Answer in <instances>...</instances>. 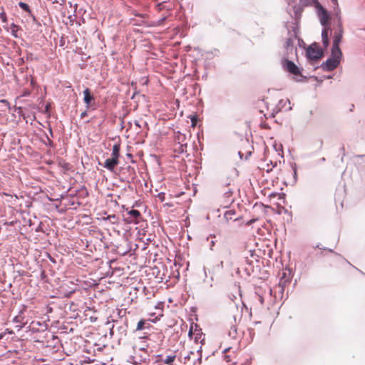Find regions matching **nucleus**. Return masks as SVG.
<instances>
[{"instance_id": "f257e3e1", "label": "nucleus", "mask_w": 365, "mask_h": 365, "mask_svg": "<svg viewBox=\"0 0 365 365\" xmlns=\"http://www.w3.org/2000/svg\"><path fill=\"white\" fill-rule=\"evenodd\" d=\"M188 336L197 344H203L205 341V334L203 333L202 329L198 324L194 322H192L190 324Z\"/></svg>"}, {"instance_id": "f03ea898", "label": "nucleus", "mask_w": 365, "mask_h": 365, "mask_svg": "<svg viewBox=\"0 0 365 365\" xmlns=\"http://www.w3.org/2000/svg\"><path fill=\"white\" fill-rule=\"evenodd\" d=\"M341 56V52L336 53L331 50V57L323 63L322 65L324 71H333L339 63V59Z\"/></svg>"}, {"instance_id": "7ed1b4c3", "label": "nucleus", "mask_w": 365, "mask_h": 365, "mask_svg": "<svg viewBox=\"0 0 365 365\" xmlns=\"http://www.w3.org/2000/svg\"><path fill=\"white\" fill-rule=\"evenodd\" d=\"M307 56L309 58L317 61L322 57L323 52L317 43H313L307 49Z\"/></svg>"}, {"instance_id": "20e7f679", "label": "nucleus", "mask_w": 365, "mask_h": 365, "mask_svg": "<svg viewBox=\"0 0 365 365\" xmlns=\"http://www.w3.org/2000/svg\"><path fill=\"white\" fill-rule=\"evenodd\" d=\"M344 30L342 28V25L341 23L338 25L337 30L334 32V39H333V46L332 50L334 52L339 53L341 50L339 48V43L341 41L343 37Z\"/></svg>"}, {"instance_id": "39448f33", "label": "nucleus", "mask_w": 365, "mask_h": 365, "mask_svg": "<svg viewBox=\"0 0 365 365\" xmlns=\"http://www.w3.org/2000/svg\"><path fill=\"white\" fill-rule=\"evenodd\" d=\"M282 66L284 70L287 72L295 75H301V71L299 68L292 61L285 59L282 62Z\"/></svg>"}, {"instance_id": "423d86ee", "label": "nucleus", "mask_w": 365, "mask_h": 365, "mask_svg": "<svg viewBox=\"0 0 365 365\" xmlns=\"http://www.w3.org/2000/svg\"><path fill=\"white\" fill-rule=\"evenodd\" d=\"M29 328L33 331H44L47 328L46 321H31Z\"/></svg>"}, {"instance_id": "0eeeda50", "label": "nucleus", "mask_w": 365, "mask_h": 365, "mask_svg": "<svg viewBox=\"0 0 365 365\" xmlns=\"http://www.w3.org/2000/svg\"><path fill=\"white\" fill-rule=\"evenodd\" d=\"M130 217H128L125 220L128 223H138V219L140 217L141 214L137 210H131L128 212Z\"/></svg>"}, {"instance_id": "6e6552de", "label": "nucleus", "mask_w": 365, "mask_h": 365, "mask_svg": "<svg viewBox=\"0 0 365 365\" xmlns=\"http://www.w3.org/2000/svg\"><path fill=\"white\" fill-rule=\"evenodd\" d=\"M151 329V326L147 321H138L135 331L145 330V331L143 333L144 334H148L149 331Z\"/></svg>"}, {"instance_id": "1a4fd4ad", "label": "nucleus", "mask_w": 365, "mask_h": 365, "mask_svg": "<svg viewBox=\"0 0 365 365\" xmlns=\"http://www.w3.org/2000/svg\"><path fill=\"white\" fill-rule=\"evenodd\" d=\"M230 348L226 349L225 350V352H230ZM236 354L235 351H232L230 354H225L224 355V359L226 361V362L229 363L228 365H235L237 364V361H235L236 359Z\"/></svg>"}, {"instance_id": "9d476101", "label": "nucleus", "mask_w": 365, "mask_h": 365, "mask_svg": "<svg viewBox=\"0 0 365 365\" xmlns=\"http://www.w3.org/2000/svg\"><path fill=\"white\" fill-rule=\"evenodd\" d=\"M118 163L119 160L110 158L106 160L103 164V167L110 171H113L115 168L118 165Z\"/></svg>"}, {"instance_id": "9b49d317", "label": "nucleus", "mask_w": 365, "mask_h": 365, "mask_svg": "<svg viewBox=\"0 0 365 365\" xmlns=\"http://www.w3.org/2000/svg\"><path fill=\"white\" fill-rule=\"evenodd\" d=\"M84 98L83 101L86 104V107L88 108L90 107L91 103L94 101L93 96L91 93V91L89 88H86L83 91Z\"/></svg>"}, {"instance_id": "f8f14e48", "label": "nucleus", "mask_w": 365, "mask_h": 365, "mask_svg": "<svg viewBox=\"0 0 365 365\" xmlns=\"http://www.w3.org/2000/svg\"><path fill=\"white\" fill-rule=\"evenodd\" d=\"M235 211L233 210L226 211L224 215V218L227 222L230 221H237L238 220V217H235Z\"/></svg>"}, {"instance_id": "ddd939ff", "label": "nucleus", "mask_w": 365, "mask_h": 365, "mask_svg": "<svg viewBox=\"0 0 365 365\" xmlns=\"http://www.w3.org/2000/svg\"><path fill=\"white\" fill-rule=\"evenodd\" d=\"M120 145L119 143H116L113 146L111 158L118 160L120 156Z\"/></svg>"}, {"instance_id": "4468645a", "label": "nucleus", "mask_w": 365, "mask_h": 365, "mask_svg": "<svg viewBox=\"0 0 365 365\" xmlns=\"http://www.w3.org/2000/svg\"><path fill=\"white\" fill-rule=\"evenodd\" d=\"M329 19V15L325 9H322L320 16V22L323 26H325Z\"/></svg>"}, {"instance_id": "2eb2a0df", "label": "nucleus", "mask_w": 365, "mask_h": 365, "mask_svg": "<svg viewBox=\"0 0 365 365\" xmlns=\"http://www.w3.org/2000/svg\"><path fill=\"white\" fill-rule=\"evenodd\" d=\"M322 42L325 47L329 45V36H328V30L324 29L322 33Z\"/></svg>"}, {"instance_id": "dca6fc26", "label": "nucleus", "mask_w": 365, "mask_h": 365, "mask_svg": "<svg viewBox=\"0 0 365 365\" xmlns=\"http://www.w3.org/2000/svg\"><path fill=\"white\" fill-rule=\"evenodd\" d=\"M175 354L167 356L165 359H163V362L168 365H173V362L175 359Z\"/></svg>"}, {"instance_id": "f3484780", "label": "nucleus", "mask_w": 365, "mask_h": 365, "mask_svg": "<svg viewBox=\"0 0 365 365\" xmlns=\"http://www.w3.org/2000/svg\"><path fill=\"white\" fill-rule=\"evenodd\" d=\"M3 195L6 197H9V198L6 200V201L8 202H11L13 205H14L18 200V197L16 195H11L5 192H4Z\"/></svg>"}, {"instance_id": "a211bd4d", "label": "nucleus", "mask_w": 365, "mask_h": 365, "mask_svg": "<svg viewBox=\"0 0 365 365\" xmlns=\"http://www.w3.org/2000/svg\"><path fill=\"white\" fill-rule=\"evenodd\" d=\"M20 29V27L14 24H12L11 25V34L17 38L18 37V35H17V32Z\"/></svg>"}, {"instance_id": "6ab92c4d", "label": "nucleus", "mask_w": 365, "mask_h": 365, "mask_svg": "<svg viewBox=\"0 0 365 365\" xmlns=\"http://www.w3.org/2000/svg\"><path fill=\"white\" fill-rule=\"evenodd\" d=\"M293 43H294L293 39L292 38H288L286 39V41H285V47L287 48V49H289V48H292Z\"/></svg>"}, {"instance_id": "aec40b11", "label": "nucleus", "mask_w": 365, "mask_h": 365, "mask_svg": "<svg viewBox=\"0 0 365 365\" xmlns=\"http://www.w3.org/2000/svg\"><path fill=\"white\" fill-rule=\"evenodd\" d=\"M19 6H20L22 9H24L25 11L29 12V13H31V10H30V9H29V6L27 4H26V3H24V2H19Z\"/></svg>"}, {"instance_id": "412c9836", "label": "nucleus", "mask_w": 365, "mask_h": 365, "mask_svg": "<svg viewBox=\"0 0 365 365\" xmlns=\"http://www.w3.org/2000/svg\"><path fill=\"white\" fill-rule=\"evenodd\" d=\"M126 309H120L118 311V315L119 318L126 317Z\"/></svg>"}, {"instance_id": "4be33fe9", "label": "nucleus", "mask_w": 365, "mask_h": 365, "mask_svg": "<svg viewBox=\"0 0 365 365\" xmlns=\"http://www.w3.org/2000/svg\"><path fill=\"white\" fill-rule=\"evenodd\" d=\"M314 0H299L300 4L304 6L311 5Z\"/></svg>"}, {"instance_id": "5701e85b", "label": "nucleus", "mask_w": 365, "mask_h": 365, "mask_svg": "<svg viewBox=\"0 0 365 365\" xmlns=\"http://www.w3.org/2000/svg\"><path fill=\"white\" fill-rule=\"evenodd\" d=\"M191 123H192V127H195L196 126V124H197V118L195 115H193L191 117Z\"/></svg>"}, {"instance_id": "b1692460", "label": "nucleus", "mask_w": 365, "mask_h": 365, "mask_svg": "<svg viewBox=\"0 0 365 365\" xmlns=\"http://www.w3.org/2000/svg\"><path fill=\"white\" fill-rule=\"evenodd\" d=\"M0 19L2 20L3 22L7 21L6 14L4 11L0 13Z\"/></svg>"}, {"instance_id": "393cba45", "label": "nucleus", "mask_w": 365, "mask_h": 365, "mask_svg": "<svg viewBox=\"0 0 365 365\" xmlns=\"http://www.w3.org/2000/svg\"><path fill=\"white\" fill-rule=\"evenodd\" d=\"M244 311L246 312V314H247V315H245V316H244V317H245V318H246V317H251V314H250V313H249L247 307H245L242 309V312H243Z\"/></svg>"}, {"instance_id": "a878e982", "label": "nucleus", "mask_w": 365, "mask_h": 365, "mask_svg": "<svg viewBox=\"0 0 365 365\" xmlns=\"http://www.w3.org/2000/svg\"><path fill=\"white\" fill-rule=\"evenodd\" d=\"M163 195H164V194H163V193H160V194L158 195V197L161 199V200H163Z\"/></svg>"}, {"instance_id": "bb28decb", "label": "nucleus", "mask_w": 365, "mask_h": 365, "mask_svg": "<svg viewBox=\"0 0 365 365\" xmlns=\"http://www.w3.org/2000/svg\"><path fill=\"white\" fill-rule=\"evenodd\" d=\"M86 115V112H83V113L81 114V118H84Z\"/></svg>"}, {"instance_id": "cd10ccee", "label": "nucleus", "mask_w": 365, "mask_h": 365, "mask_svg": "<svg viewBox=\"0 0 365 365\" xmlns=\"http://www.w3.org/2000/svg\"><path fill=\"white\" fill-rule=\"evenodd\" d=\"M162 314H158V316L155 317V319H159V317H162Z\"/></svg>"}, {"instance_id": "c85d7f7f", "label": "nucleus", "mask_w": 365, "mask_h": 365, "mask_svg": "<svg viewBox=\"0 0 365 365\" xmlns=\"http://www.w3.org/2000/svg\"><path fill=\"white\" fill-rule=\"evenodd\" d=\"M90 319H96V317H91Z\"/></svg>"}, {"instance_id": "c756f323", "label": "nucleus", "mask_w": 365, "mask_h": 365, "mask_svg": "<svg viewBox=\"0 0 365 365\" xmlns=\"http://www.w3.org/2000/svg\"><path fill=\"white\" fill-rule=\"evenodd\" d=\"M16 327H19V329H20L22 327V326L16 325Z\"/></svg>"}, {"instance_id": "7c9ffc66", "label": "nucleus", "mask_w": 365, "mask_h": 365, "mask_svg": "<svg viewBox=\"0 0 365 365\" xmlns=\"http://www.w3.org/2000/svg\"><path fill=\"white\" fill-rule=\"evenodd\" d=\"M332 1H333L334 4H336L337 0H332Z\"/></svg>"}, {"instance_id": "2f4dec72", "label": "nucleus", "mask_w": 365, "mask_h": 365, "mask_svg": "<svg viewBox=\"0 0 365 365\" xmlns=\"http://www.w3.org/2000/svg\"><path fill=\"white\" fill-rule=\"evenodd\" d=\"M234 331L237 333V329L234 327Z\"/></svg>"}, {"instance_id": "473e14b6", "label": "nucleus", "mask_w": 365, "mask_h": 365, "mask_svg": "<svg viewBox=\"0 0 365 365\" xmlns=\"http://www.w3.org/2000/svg\"><path fill=\"white\" fill-rule=\"evenodd\" d=\"M135 16H139V14H138V13H135L134 14ZM140 16H142L141 15H140Z\"/></svg>"}, {"instance_id": "72a5a7b5", "label": "nucleus", "mask_w": 365, "mask_h": 365, "mask_svg": "<svg viewBox=\"0 0 365 365\" xmlns=\"http://www.w3.org/2000/svg\"><path fill=\"white\" fill-rule=\"evenodd\" d=\"M260 301H261L262 303H263V299H262V298L261 297H260Z\"/></svg>"}, {"instance_id": "f704fd0d", "label": "nucleus", "mask_w": 365, "mask_h": 365, "mask_svg": "<svg viewBox=\"0 0 365 365\" xmlns=\"http://www.w3.org/2000/svg\"><path fill=\"white\" fill-rule=\"evenodd\" d=\"M14 322H16V323H19V322H21V321L16 320V321H14Z\"/></svg>"}, {"instance_id": "c9c22d12", "label": "nucleus", "mask_w": 365, "mask_h": 365, "mask_svg": "<svg viewBox=\"0 0 365 365\" xmlns=\"http://www.w3.org/2000/svg\"><path fill=\"white\" fill-rule=\"evenodd\" d=\"M146 336H141L140 338H145Z\"/></svg>"}, {"instance_id": "e433bc0d", "label": "nucleus", "mask_w": 365, "mask_h": 365, "mask_svg": "<svg viewBox=\"0 0 365 365\" xmlns=\"http://www.w3.org/2000/svg\"><path fill=\"white\" fill-rule=\"evenodd\" d=\"M110 324V322H109V321H108V322H106V324Z\"/></svg>"}]
</instances>
